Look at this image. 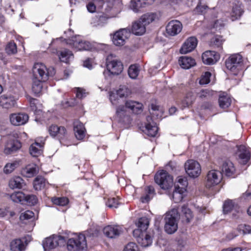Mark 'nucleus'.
<instances>
[{
	"label": "nucleus",
	"instance_id": "f257e3e1",
	"mask_svg": "<svg viewBox=\"0 0 251 251\" xmlns=\"http://www.w3.org/2000/svg\"><path fill=\"white\" fill-rule=\"evenodd\" d=\"M32 90L35 95H38L43 88L42 82L46 81L50 76L54 75L55 71L53 68L47 69L44 64L36 63L32 68Z\"/></svg>",
	"mask_w": 251,
	"mask_h": 251
},
{
	"label": "nucleus",
	"instance_id": "f03ea898",
	"mask_svg": "<svg viewBox=\"0 0 251 251\" xmlns=\"http://www.w3.org/2000/svg\"><path fill=\"white\" fill-rule=\"evenodd\" d=\"M178 216V211L176 208H173L166 213L164 228L168 234H173L177 230Z\"/></svg>",
	"mask_w": 251,
	"mask_h": 251
},
{
	"label": "nucleus",
	"instance_id": "7ed1b4c3",
	"mask_svg": "<svg viewBox=\"0 0 251 251\" xmlns=\"http://www.w3.org/2000/svg\"><path fill=\"white\" fill-rule=\"evenodd\" d=\"M67 248L69 251L84 250L87 248L85 236L79 234L75 237L71 238L67 240Z\"/></svg>",
	"mask_w": 251,
	"mask_h": 251
},
{
	"label": "nucleus",
	"instance_id": "20e7f679",
	"mask_svg": "<svg viewBox=\"0 0 251 251\" xmlns=\"http://www.w3.org/2000/svg\"><path fill=\"white\" fill-rule=\"evenodd\" d=\"M154 180L163 189H168L172 187L174 183L172 176L164 171L157 173L154 176Z\"/></svg>",
	"mask_w": 251,
	"mask_h": 251
},
{
	"label": "nucleus",
	"instance_id": "39448f33",
	"mask_svg": "<svg viewBox=\"0 0 251 251\" xmlns=\"http://www.w3.org/2000/svg\"><path fill=\"white\" fill-rule=\"evenodd\" d=\"M106 68L109 72L113 75H120L124 68L122 62L112 54L108 55L106 58Z\"/></svg>",
	"mask_w": 251,
	"mask_h": 251
},
{
	"label": "nucleus",
	"instance_id": "423d86ee",
	"mask_svg": "<svg viewBox=\"0 0 251 251\" xmlns=\"http://www.w3.org/2000/svg\"><path fill=\"white\" fill-rule=\"evenodd\" d=\"M67 237L58 235H52L47 238L43 242L45 249H53L58 246H64Z\"/></svg>",
	"mask_w": 251,
	"mask_h": 251
},
{
	"label": "nucleus",
	"instance_id": "0eeeda50",
	"mask_svg": "<svg viewBox=\"0 0 251 251\" xmlns=\"http://www.w3.org/2000/svg\"><path fill=\"white\" fill-rule=\"evenodd\" d=\"M67 44L71 45L76 50H89L91 48L90 43L83 40L77 35L72 37L66 40Z\"/></svg>",
	"mask_w": 251,
	"mask_h": 251
},
{
	"label": "nucleus",
	"instance_id": "6e6552de",
	"mask_svg": "<svg viewBox=\"0 0 251 251\" xmlns=\"http://www.w3.org/2000/svg\"><path fill=\"white\" fill-rule=\"evenodd\" d=\"M243 59L239 54H234L230 55L226 61V68L236 75L241 69Z\"/></svg>",
	"mask_w": 251,
	"mask_h": 251
},
{
	"label": "nucleus",
	"instance_id": "1a4fd4ad",
	"mask_svg": "<svg viewBox=\"0 0 251 251\" xmlns=\"http://www.w3.org/2000/svg\"><path fill=\"white\" fill-rule=\"evenodd\" d=\"M222 179V174L221 172L216 170L209 171L205 178V186L210 188L218 185Z\"/></svg>",
	"mask_w": 251,
	"mask_h": 251
},
{
	"label": "nucleus",
	"instance_id": "9d476101",
	"mask_svg": "<svg viewBox=\"0 0 251 251\" xmlns=\"http://www.w3.org/2000/svg\"><path fill=\"white\" fill-rule=\"evenodd\" d=\"M184 167L186 173L191 177H197L201 173V165L197 161L189 160L185 163Z\"/></svg>",
	"mask_w": 251,
	"mask_h": 251
},
{
	"label": "nucleus",
	"instance_id": "9b49d317",
	"mask_svg": "<svg viewBox=\"0 0 251 251\" xmlns=\"http://www.w3.org/2000/svg\"><path fill=\"white\" fill-rule=\"evenodd\" d=\"M133 234L136 238L138 243L142 247H147L152 244V238L146 232L141 231L139 229H134Z\"/></svg>",
	"mask_w": 251,
	"mask_h": 251
},
{
	"label": "nucleus",
	"instance_id": "f8f14e48",
	"mask_svg": "<svg viewBox=\"0 0 251 251\" xmlns=\"http://www.w3.org/2000/svg\"><path fill=\"white\" fill-rule=\"evenodd\" d=\"M18 98L11 94H3L0 96V106L9 109L17 106Z\"/></svg>",
	"mask_w": 251,
	"mask_h": 251
},
{
	"label": "nucleus",
	"instance_id": "ddd939ff",
	"mask_svg": "<svg viewBox=\"0 0 251 251\" xmlns=\"http://www.w3.org/2000/svg\"><path fill=\"white\" fill-rule=\"evenodd\" d=\"M11 124L15 126L25 125L28 120V116L24 113H13L9 115Z\"/></svg>",
	"mask_w": 251,
	"mask_h": 251
},
{
	"label": "nucleus",
	"instance_id": "4468645a",
	"mask_svg": "<svg viewBox=\"0 0 251 251\" xmlns=\"http://www.w3.org/2000/svg\"><path fill=\"white\" fill-rule=\"evenodd\" d=\"M48 131L50 136L56 137L59 140L64 139L67 135L66 129L64 126L52 125L49 127Z\"/></svg>",
	"mask_w": 251,
	"mask_h": 251
},
{
	"label": "nucleus",
	"instance_id": "2eb2a0df",
	"mask_svg": "<svg viewBox=\"0 0 251 251\" xmlns=\"http://www.w3.org/2000/svg\"><path fill=\"white\" fill-rule=\"evenodd\" d=\"M201 58L204 64L211 65L215 64L219 60L220 55L215 51L207 50L202 53Z\"/></svg>",
	"mask_w": 251,
	"mask_h": 251
},
{
	"label": "nucleus",
	"instance_id": "dca6fc26",
	"mask_svg": "<svg viewBox=\"0 0 251 251\" xmlns=\"http://www.w3.org/2000/svg\"><path fill=\"white\" fill-rule=\"evenodd\" d=\"M44 142V139L42 138L41 140L38 139H36L35 142L31 145L29 148V152L32 156L37 157L42 153L45 144Z\"/></svg>",
	"mask_w": 251,
	"mask_h": 251
},
{
	"label": "nucleus",
	"instance_id": "f3484780",
	"mask_svg": "<svg viewBox=\"0 0 251 251\" xmlns=\"http://www.w3.org/2000/svg\"><path fill=\"white\" fill-rule=\"evenodd\" d=\"M104 234L108 238H114L119 236L123 232L122 228L117 225L107 226L103 228Z\"/></svg>",
	"mask_w": 251,
	"mask_h": 251
},
{
	"label": "nucleus",
	"instance_id": "a211bd4d",
	"mask_svg": "<svg viewBox=\"0 0 251 251\" xmlns=\"http://www.w3.org/2000/svg\"><path fill=\"white\" fill-rule=\"evenodd\" d=\"M147 123L145 124L144 132L148 136L154 137L157 134L158 127L156 124L152 121L151 116L147 117Z\"/></svg>",
	"mask_w": 251,
	"mask_h": 251
},
{
	"label": "nucleus",
	"instance_id": "6ab92c4d",
	"mask_svg": "<svg viewBox=\"0 0 251 251\" xmlns=\"http://www.w3.org/2000/svg\"><path fill=\"white\" fill-rule=\"evenodd\" d=\"M197 39L195 37L189 38L183 44L180 50V52L182 54H186L191 52L195 49L197 45Z\"/></svg>",
	"mask_w": 251,
	"mask_h": 251
},
{
	"label": "nucleus",
	"instance_id": "aec40b11",
	"mask_svg": "<svg viewBox=\"0 0 251 251\" xmlns=\"http://www.w3.org/2000/svg\"><path fill=\"white\" fill-rule=\"evenodd\" d=\"M222 171L227 176L235 177L236 176L235 167L230 160H226L224 162L222 167Z\"/></svg>",
	"mask_w": 251,
	"mask_h": 251
},
{
	"label": "nucleus",
	"instance_id": "412c9836",
	"mask_svg": "<svg viewBox=\"0 0 251 251\" xmlns=\"http://www.w3.org/2000/svg\"><path fill=\"white\" fill-rule=\"evenodd\" d=\"M39 172V168L35 164H30L23 168L21 170V174L24 177L30 178L37 175Z\"/></svg>",
	"mask_w": 251,
	"mask_h": 251
},
{
	"label": "nucleus",
	"instance_id": "4be33fe9",
	"mask_svg": "<svg viewBox=\"0 0 251 251\" xmlns=\"http://www.w3.org/2000/svg\"><path fill=\"white\" fill-rule=\"evenodd\" d=\"M180 218L183 223H189L194 218V215L191 210L186 205L181 207Z\"/></svg>",
	"mask_w": 251,
	"mask_h": 251
},
{
	"label": "nucleus",
	"instance_id": "5701e85b",
	"mask_svg": "<svg viewBox=\"0 0 251 251\" xmlns=\"http://www.w3.org/2000/svg\"><path fill=\"white\" fill-rule=\"evenodd\" d=\"M74 130L78 140H82L85 137L86 129L84 125L80 121H76L74 123Z\"/></svg>",
	"mask_w": 251,
	"mask_h": 251
},
{
	"label": "nucleus",
	"instance_id": "b1692460",
	"mask_svg": "<svg viewBox=\"0 0 251 251\" xmlns=\"http://www.w3.org/2000/svg\"><path fill=\"white\" fill-rule=\"evenodd\" d=\"M21 148V144L18 140H11L8 141L5 147L4 152L5 154L13 153Z\"/></svg>",
	"mask_w": 251,
	"mask_h": 251
},
{
	"label": "nucleus",
	"instance_id": "393cba45",
	"mask_svg": "<svg viewBox=\"0 0 251 251\" xmlns=\"http://www.w3.org/2000/svg\"><path fill=\"white\" fill-rule=\"evenodd\" d=\"M244 12L242 4L239 2H237L233 4V6L230 12V18L232 21H235L241 17Z\"/></svg>",
	"mask_w": 251,
	"mask_h": 251
},
{
	"label": "nucleus",
	"instance_id": "a878e982",
	"mask_svg": "<svg viewBox=\"0 0 251 251\" xmlns=\"http://www.w3.org/2000/svg\"><path fill=\"white\" fill-rule=\"evenodd\" d=\"M237 155L243 164H246L250 158V153L245 146L238 147Z\"/></svg>",
	"mask_w": 251,
	"mask_h": 251
},
{
	"label": "nucleus",
	"instance_id": "bb28decb",
	"mask_svg": "<svg viewBox=\"0 0 251 251\" xmlns=\"http://www.w3.org/2000/svg\"><path fill=\"white\" fill-rule=\"evenodd\" d=\"M179 65L184 69H189L196 64L195 60L187 56H181L178 60Z\"/></svg>",
	"mask_w": 251,
	"mask_h": 251
},
{
	"label": "nucleus",
	"instance_id": "cd10ccee",
	"mask_svg": "<svg viewBox=\"0 0 251 251\" xmlns=\"http://www.w3.org/2000/svg\"><path fill=\"white\" fill-rule=\"evenodd\" d=\"M185 191V188H180L179 185L175 184V189L172 196L173 201L176 203L181 201L184 197V193Z\"/></svg>",
	"mask_w": 251,
	"mask_h": 251
},
{
	"label": "nucleus",
	"instance_id": "c85d7f7f",
	"mask_svg": "<svg viewBox=\"0 0 251 251\" xmlns=\"http://www.w3.org/2000/svg\"><path fill=\"white\" fill-rule=\"evenodd\" d=\"M25 185L23 178L18 176L11 177L9 181V186L11 189H21Z\"/></svg>",
	"mask_w": 251,
	"mask_h": 251
},
{
	"label": "nucleus",
	"instance_id": "c756f323",
	"mask_svg": "<svg viewBox=\"0 0 251 251\" xmlns=\"http://www.w3.org/2000/svg\"><path fill=\"white\" fill-rule=\"evenodd\" d=\"M126 106L136 114L141 113L143 110L142 104L134 101H127L126 102Z\"/></svg>",
	"mask_w": 251,
	"mask_h": 251
},
{
	"label": "nucleus",
	"instance_id": "7c9ffc66",
	"mask_svg": "<svg viewBox=\"0 0 251 251\" xmlns=\"http://www.w3.org/2000/svg\"><path fill=\"white\" fill-rule=\"evenodd\" d=\"M182 24L177 20H172L168 23L166 27V31H181Z\"/></svg>",
	"mask_w": 251,
	"mask_h": 251
},
{
	"label": "nucleus",
	"instance_id": "2f4dec72",
	"mask_svg": "<svg viewBox=\"0 0 251 251\" xmlns=\"http://www.w3.org/2000/svg\"><path fill=\"white\" fill-rule=\"evenodd\" d=\"M218 101L219 106L222 109H226L228 107L231 102V100L229 96L224 93L219 96Z\"/></svg>",
	"mask_w": 251,
	"mask_h": 251
},
{
	"label": "nucleus",
	"instance_id": "473e14b6",
	"mask_svg": "<svg viewBox=\"0 0 251 251\" xmlns=\"http://www.w3.org/2000/svg\"><path fill=\"white\" fill-rule=\"evenodd\" d=\"M58 56L61 62L66 63H68L70 60L74 58V55L72 51L66 49L60 51Z\"/></svg>",
	"mask_w": 251,
	"mask_h": 251
},
{
	"label": "nucleus",
	"instance_id": "72a5a7b5",
	"mask_svg": "<svg viewBox=\"0 0 251 251\" xmlns=\"http://www.w3.org/2000/svg\"><path fill=\"white\" fill-rule=\"evenodd\" d=\"M195 100V96L192 92H189L186 94L185 98L181 102V107L182 109L191 105Z\"/></svg>",
	"mask_w": 251,
	"mask_h": 251
},
{
	"label": "nucleus",
	"instance_id": "f704fd0d",
	"mask_svg": "<svg viewBox=\"0 0 251 251\" xmlns=\"http://www.w3.org/2000/svg\"><path fill=\"white\" fill-rule=\"evenodd\" d=\"M112 38L113 44L116 46H120L125 44V37L123 32H114Z\"/></svg>",
	"mask_w": 251,
	"mask_h": 251
},
{
	"label": "nucleus",
	"instance_id": "c9c22d12",
	"mask_svg": "<svg viewBox=\"0 0 251 251\" xmlns=\"http://www.w3.org/2000/svg\"><path fill=\"white\" fill-rule=\"evenodd\" d=\"M140 18L146 26L152 23L157 18V15L155 13H148L142 15Z\"/></svg>",
	"mask_w": 251,
	"mask_h": 251
},
{
	"label": "nucleus",
	"instance_id": "e433bc0d",
	"mask_svg": "<svg viewBox=\"0 0 251 251\" xmlns=\"http://www.w3.org/2000/svg\"><path fill=\"white\" fill-rule=\"evenodd\" d=\"M149 223V220L148 218L145 217L140 218L137 223L138 228L136 229H139L141 231L146 232Z\"/></svg>",
	"mask_w": 251,
	"mask_h": 251
},
{
	"label": "nucleus",
	"instance_id": "4c0bfd02",
	"mask_svg": "<svg viewBox=\"0 0 251 251\" xmlns=\"http://www.w3.org/2000/svg\"><path fill=\"white\" fill-rule=\"evenodd\" d=\"M24 248V244L21 239H15L11 242L10 249L12 251H23Z\"/></svg>",
	"mask_w": 251,
	"mask_h": 251
},
{
	"label": "nucleus",
	"instance_id": "58836bf2",
	"mask_svg": "<svg viewBox=\"0 0 251 251\" xmlns=\"http://www.w3.org/2000/svg\"><path fill=\"white\" fill-rule=\"evenodd\" d=\"M146 4V1H142L140 0H132L130 2V7L135 12H138L141 8L145 7Z\"/></svg>",
	"mask_w": 251,
	"mask_h": 251
},
{
	"label": "nucleus",
	"instance_id": "ea45409f",
	"mask_svg": "<svg viewBox=\"0 0 251 251\" xmlns=\"http://www.w3.org/2000/svg\"><path fill=\"white\" fill-rule=\"evenodd\" d=\"M10 198L14 202H21L22 204H24L25 201V194L22 192H15L11 195Z\"/></svg>",
	"mask_w": 251,
	"mask_h": 251
},
{
	"label": "nucleus",
	"instance_id": "a19ab883",
	"mask_svg": "<svg viewBox=\"0 0 251 251\" xmlns=\"http://www.w3.org/2000/svg\"><path fill=\"white\" fill-rule=\"evenodd\" d=\"M45 185L46 180L42 176H38L33 181L34 188L36 190H41L45 186Z\"/></svg>",
	"mask_w": 251,
	"mask_h": 251
},
{
	"label": "nucleus",
	"instance_id": "79ce46f5",
	"mask_svg": "<svg viewBox=\"0 0 251 251\" xmlns=\"http://www.w3.org/2000/svg\"><path fill=\"white\" fill-rule=\"evenodd\" d=\"M141 19L133 23L132 25V31L139 30V31H146V26L143 21H141Z\"/></svg>",
	"mask_w": 251,
	"mask_h": 251
},
{
	"label": "nucleus",
	"instance_id": "37998d69",
	"mask_svg": "<svg viewBox=\"0 0 251 251\" xmlns=\"http://www.w3.org/2000/svg\"><path fill=\"white\" fill-rule=\"evenodd\" d=\"M224 41L222 36L216 35L211 39L210 45L214 47L221 48Z\"/></svg>",
	"mask_w": 251,
	"mask_h": 251
},
{
	"label": "nucleus",
	"instance_id": "c03bdc74",
	"mask_svg": "<svg viewBox=\"0 0 251 251\" xmlns=\"http://www.w3.org/2000/svg\"><path fill=\"white\" fill-rule=\"evenodd\" d=\"M51 201L54 204L64 206L67 205L69 203V199L65 197H54L51 199Z\"/></svg>",
	"mask_w": 251,
	"mask_h": 251
},
{
	"label": "nucleus",
	"instance_id": "a18cd8bd",
	"mask_svg": "<svg viewBox=\"0 0 251 251\" xmlns=\"http://www.w3.org/2000/svg\"><path fill=\"white\" fill-rule=\"evenodd\" d=\"M19 165L17 161L7 163L3 168V172L5 174L11 173Z\"/></svg>",
	"mask_w": 251,
	"mask_h": 251
},
{
	"label": "nucleus",
	"instance_id": "49530a36",
	"mask_svg": "<svg viewBox=\"0 0 251 251\" xmlns=\"http://www.w3.org/2000/svg\"><path fill=\"white\" fill-rule=\"evenodd\" d=\"M139 73L138 66L136 65H132L130 66L128 70L129 76L132 79H136Z\"/></svg>",
	"mask_w": 251,
	"mask_h": 251
},
{
	"label": "nucleus",
	"instance_id": "de8ad7c7",
	"mask_svg": "<svg viewBox=\"0 0 251 251\" xmlns=\"http://www.w3.org/2000/svg\"><path fill=\"white\" fill-rule=\"evenodd\" d=\"M128 108L127 107L124 105L119 106L116 110V114L117 116L122 120L124 118H125L127 115V112L126 111V109Z\"/></svg>",
	"mask_w": 251,
	"mask_h": 251
},
{
	"label": "nucleus",
	"instance_id": "09e8293b",
	"mask_svg": "<svg viewBox=\"0 0 251 251\" xmlns=\"http://www.w3.org/2000/svg\"><path fill=\"white\" fill-rule=\"evenodd\" d=\"M6 52L8 54H15L17 52V46L14 42H10L6 46Z\"/></svg>",
	"mask_w": 251,
	"mask_h": 251
},
{
	"label": "nucleus",
	"instance_id": "8fccbe9b",
	"mask_svg": "<svg viewBox=\"0 0 251 251\" xmlns=\"http://www.w3.org/2000/svg\"><path fill=\"white\" fill-rule=\"evenodd\" d=\"M27 99L29 102L32 110L34 111L35 114H40L41 111L37 109V107L36 106L37 101H38L37 100L32 98L30 96L27 97Z\"/></svg>",
	"mask_w": 251,
	"mask_h": 251
},
{
	"label": "nucleus",
	"instance_id": "3c124183",
	"mask_svg": "<svg viewBox=\"0 0 251 251\" xmlns=\"http://www.w3.org/2000/svg\"><path fill=\"white\" fill-rule=\"evenodd\" d=\"M119 204V200L118 198H108L107 201L106 202V205L109 208H116Z\"/></svg>",
	"mask_w": 251,
	"mask_h": 251
},
{
	"label": "nucleus",
	"instance_id": "603ef678",
	"mask_svg": "<svg viewBox=\"0 0 251 251\" xmlns=\"http://www.w3.org/2000/svg\"><path fill=\"white\" fill-rule=\"evenodd\" d=\"M38 201L37 197L33 195H25V203L31 205H34L37 203Z\"/></svg>",
	"mask_w": 251,
	"mask_h": 251
},
{
	"label": "nucleus",
	"instance_id": "864d4df0",
	"mask_svg": "<svg viewBox=\"0 0 251 251\" xmlns=\"http://www.w3.org/2000/svg\"><path fill=\"white\" fill-rule=\"evenodd\" d=\"M151 109L152 112H150L151 114L154 116L156 115L157 118H161L162 116V111L159 109V107L158 105L151 104Z\"/></svg>",
	"mask_w": 251,
	"mask_h": 251
},
{
	"label": "nucleus",
	"instance_id": "5fc2aeb1",
	"mask_svg": "<svg viewBox=\"0 0 251 251\" xmlns=\"http://www.w3.org/2000/svg\"><path fill=\"white\" fill-rule=\"evenodd\" d=\"M211 76V73L206 72L202 75L200 78L199 83L201 85H205L208 84L210 82V77Z\"/></svg>",
	"mask_w": 251,
	"mask_h": 251
},
{
	"label": "nucleus",
	"instance_id": "6e6d98bb",
	"mask_svg": "<svg viewBox=\"0 0 251 251\" xmlns=\"http://www.w3.org/2000/svg\"><path fill=\"white\" fill-rule=\"evenodd\" d=\"M233 207V203L232 201H226L223 205V211L224 213H227L232 210Z\"/></svg>",
	"mask_w": 251,
	"mask_h": 251
},
{
	"label": "nucleus",
	"instance_id": "4d7b16f0",
	"mask_svg": "<svg viewBox=\"0 0 251 251\" xmlns=\"http://www.w3.org/2000/svg\"><path fill=\"white\" fill-rule=\"evenodd\" d=\"M34 215V214L32 211L30 210H27L21 213L20 216V219L21 221L28 220L33 218Z\"/></svg>",
	"mask_w": 251,
	"mask_h": 251
},
{
	"label": "nucleus",
	"instance_id": "13d9d810",
	"mask_svg": "<svg viewBox=\"0 0 251 251\" xmlns=\"http://www.w3.org/2000/svg\"><path fill=\"white\" fill-rule=\"evenodd\" d=\"M123 251H139V250L135 243L130 242L126 245Z\"/></svg>",
	"mask_w": 251,
	"mask_h": 251
},
{
	"label": "nucleus",
	"instance_id": "bf43d9fd",
	"mask_svg": "<svg viewBox=\"0 0 251 251\" xmlns=\"http://www.w3.org/2000/svg\"><path fill=\"white\" fill-rule=\"evenodd\" d=\"M116 93L120 98H123L127 96L129 92V90L126 86H123L120 88Z\"/></svg>",
	"mask_w": 251,
	"mask_h": 251
},
{
	"label": "nucleus",
	"instance_id": "052dcab7",
	"mask_svg": "<svg viewBox=\"0 0 251 251\" xmlns=\"http://www.w3.org/2000/svg\"><path fill=\"white\" fill-rule=\"evenodd\" d=\"M225 26V23L222 20H218L215 22L213 25V28L216 30H220Z\"/></svg>",
	"mask_w": 251,
	"mask_h": 251
},
{
	"label": "nucleus",
	"instance_id": "680f3d73",
	"mask_svg": "<svg viewBox=\"0 0 251 251\" xmlns=\"http://www.w3.org/2000/svg\"><path fill=\"white\" fill-rule=\"evenodd\" d=\"M177 182L178 183L181 187L180 188H184L187 186L188 182L187 180V178L185 177L179 176L177 178Z\"/></svg>",
	"mask_w": 251,
	"mask_h": 251
},
{
	"label": "nucleus",
	"instance_id": "e2e57ef3",
	"mask_svg": "<svg viewBox=\"0 0 251 251\" xmlns=\"http://www.w3.org/2000/svg\"><path fill=\"white\" fill-rule=\"evenodd\" d=\"M118 97L119 96L117 95L116 93L110 92L109 94V100L113 105H116L119 102Z\"/></svg>",
	"mask_w": 251,
	"mask_h": 251
},
{
	"label": "nucleus",
	"instance_id": "0e129e2a",
	"mask_svg": "<svg viewBox=\"0 0 251 251\" xmlns=\"http://www.w3.org/2000/svg\"><path fill=\"white\" fill-rule=\"evenodd\" d=\"M87 95V93L85 92V90L80 88H77L76 92V97L78 99H82L83 98H85Z\"/></svg>",
	"mask_w": 251,
	"mask_h": 251
},
{
	"label": "nucleus",
	"instance_id": "69168bd1",
	"mask_svg": "<svg viewBox=\"0 0 251 251\" xmlns=\"http://www.w3.org/2000/svg\"><path fill=\"white\" fill-rule=\"evenodd\" d=\"M208 8V6L205 5H198L196 8L195 11V12L200 14H203L205 13L207 9Z\"/></svg>",
	"mask_w": 251,
	"mask_h": 251
},
{
	"label": "nucleus",
	"instance_id": "338daca9",
	"mask_svg": "<svg viewBox=\"0 0 251 251\" xmlns=\"http://www.w3.org/2000/svg\"><path fill=\"white\" fill-rule=\"evenodd\" d=\"M240 229L243 231L244 234H249L251 233V226L249 225L241 226Z\"/></svg>",
	"mask_w": 251,
	"mask_h": 251
},
{
	"label": "nucleus",
	"instance_id": "774afa93",
	"mask_svg": "<svg viewBox=\"0 0 251 251\" xmlns=\"http://www.w3.org/2000/svg\"><path fill=\"white\" fill-rule=\"evenodd\" d=\"M98 48L99 50H103V51H104L105 52H108L110 50V48L109 46H108L107 44H99Z\"/></svg>",
	"mask_w": 251,
	"mask_h": 251
}]
</instances>
